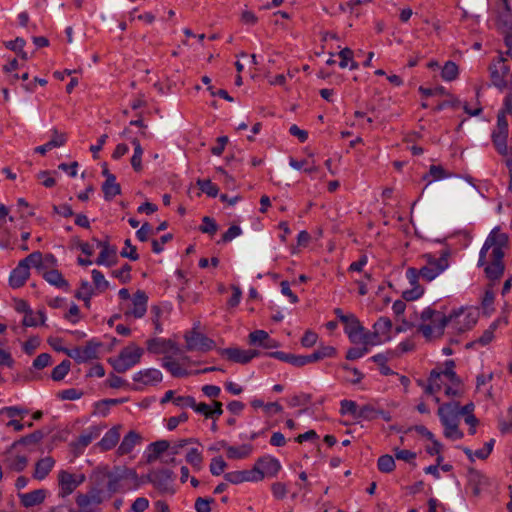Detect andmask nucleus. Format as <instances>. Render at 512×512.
<instances>
[{"mask_svg":"<svg viewBox=\"0 0 512 512\" xmlns=\"http://www.w3.org/2000/svg\"><path fill=\"white\" fill-rule=\"evenodd\" d=\"M508 247V236L495 227L487 236L479 253L478 266H484V272L490 280L502 277L505 270L503 258Z\"/></svg>","mask_w":512,"mask_h":512,"instance_id":"obj_1","label":"nucleus"},{"mask_svg":"<svg viewBox=\"0 0 512 512\" xmlns=\"http://www.w3.org/2000/svg\"><path fill=\"white\" fill-rule=\"evenodd\" d=\"M95 475L98 481L107 479L106 488L110 494L135 491L143 484L136 470L127 466L98 467Z\"/></svg>","mask_w":512,"mask_h":512,"instance_id":"obj_2","label":"nucleus"},{"mask_svg":"<svg viewBox=\"0 0 512 512\" xmlns=\"http://www.w3.org/2000/svg\"><path fill=\"white\" fill-rule=\"evenodd\" d=\"M418 331L423 334L426 339L441 337L444 329L448 324V318L442 312L425 308L419 317Z\"/></svg>","mask_w":512,"mask_h":512,"instance_id":"obj_3","label":"nucleus"},{"mask_svg":"<svg viewBox=\"0 0 512 512\" xmlns=\"http://www.w3.org/2000/svg\"><path fill=\"white\" fill-rule=\"evenodd\" d=\"M491 85L499 91L508 90L512 93V63L504 59L503 52H499L488 66Z\"/></svg>","mask_w":512,"mask_h":512,"instance_id":"obj_4","label":"nucleus"},{"mask_svg":"<svg viewBox=\"0 0 512 512\" xmlns=\"http://www.w3.org/2000/svg\"><path fill=\"white\" fill-rule=\"evenodd\" d=\"M460 404L458 402H449L442 404L438 408V416L444 426V436L450 440H460L464 434L459 430L460 422Z\"/></svg>","mask_w":512,"mask_h":512,"instance_id":"obj_5","label":"nucleus"},{"mask_svg":"<svg viewBox=\"0 0 512 512\" xmlns=\"http://www.w3.org/2000/svg\"><path fill=\"white\" fill-rule=\"evenodd\" d=\"M144 354V349L135 343H130L116 357L108 359L113 369L118 373H125L137 365Z\"/></svg>","mask_w":512,"mask_h":512,"instance_id":"obj_6","label":"nucleus"},{"mask_svg":"<svg viewBox=\"0 0 512 512\" xmlns=\"http://www.w3.org/2000/svg\"><path fill=\"white\" fill-rule=\"evenodd\" d=\"M479 311L477 308H460L447 316L448 324L458 332L470 330L478 321Z\"/></svg>","mask_w":512,"mask_h":512,"instance_id":"obj_7","label":"nucleus"},{"mask_svg":"<svg viewBox=\"0 0 512 512\" xmlns=\"http://www.w3.org/2000/svg\"><path fill=\"white\" fill-rule=\"evenodd\" d=\"M508 121L505 117V112H498L496 127L491 133L492 143L496 151L502 155H508Z\"/></svg>","mask_w":512,"mask_h":512,"instance_id":"obj_8","label":"nucleus"},{"mask_svg":"<svg viewBox=\"0 0 512 512\" xmlns=\"http://www.w3.org/2000/svg\"><path fill=\"white\" fill-rule=\"evenodd\" d=\"M143 483H151L161 493H174L173 472L168 469H160L149 472L144 478H141Z\"/></svg>","mask_w":512,"mask_h":512,"instance_id":"obj_9","label":"nucleus"},{"mask_svg":"<svg viewBox=\"0 0 512 512\" xmlns=\"http://www.w3.org/2000/svg\"><path fill=\"white\" fill-rule=\"evenodd\" d=\"M448 267V252L442 251L439 258L427 255V264L419 271L421 277L427 281L434 280Z\"/></svg>","mask_w":512,"mask_h":512,"instance_id":"obj_10","label":"nucleus"},{"mask_svg":"<svg viewBox=\"0 0 512 512\" xmlns=\"http://www.w3.org/2000/svg\"><path fill=\"white\" fill-rule=\"evenodd\" d=\"M85 475L82 473L74 474L66 470L58 473L59 495L66 497L72 494L78 486L85 481Z\"/></svg>","mask_w":512,"mask_h":512,"instance_id":"obj_11","label":"nucleus"},{"mask_svg":"<svg viewBox=\"0 0 512 512\" xmlns=\"http://www.w3.org/2000/svg\"><path fill=\"white\" fill-rule=\"evenodd\" d=\"M186 347L189 351H210L214 348L215 343L212 339L204 334L192 330L185 335Z\"/></svg>","mask_w":512,"mask_h":512,"instance_id":"obj_12","label":"nucleus"},{"mask_svg":"<svg viewBox=\"0 0 512 512\" xmlns=\"http://www.w3.org/2000/svg\"><path fill=\"white\" fill-rule=\"evenodd\" d=\"M281 469V465L279 461L273 457L266 456L259 458L255 463L254 467L251 471L258 472L260 474L259 481L263 480L265 476H275L279 470Z\"/></svg>","mask_w":512,"mask_h":512,"instance_id":"obj_13","label":"nucleus"},{"mask_svg":"<svg viewBox=\"0 0 512 512\" xmlns=\"http://www.w3.org/2000/svg\"><path fill=\"white\" fill-rule=\"evenodd\" d=\"M93 242L95 243L96 248L101 249L95 263L97 265L105 266L114 265L117 258V248L115 246H111L108 242H103L98 239H93Z\"/></svg>","mask_w":512,"mask_h":512,"instance_id":"obj_14","label":"nucleus"},{"mask_svg":"<svg viewBox=\"0 0 512 512\" xmlns=\"http://www.w3.org/2000/svg\"><path fill=\"white\" fill-rule=\"evenodd\" d=\"M421 276L419 271L415 268H408L406 271V277L411 285V289H407L403 292V298L407 301H413L422 296L424 289L419 285L418 279Z\"/></svg>","mask_w":512,"mask_h":512,"instance_id":"obj_15","label":"nucleus"},{"mask_svg":"<svg viewBox=\"0 0 512 512\" xmlns=\"http://www.w3.org/2000/svg\"><path fill=\"white\" fill-rule=\"evenodd\" d=\"M336 355V349L332 346H321L312 354L307 356H297L295 366L301 367L308 363L316 362L324 358H332Z\"/></svg>","mask_w":512,"mask_h":512,"instance_id":"obj_16","label":"nucleus"},{"mask_svg":"<svg viewBox=\"0 0 512 512\" xmlns=\"http://www.w3.org/2000/svg\"><path fill=\"white\" fill-rule=\"evenodd\" d=\"M497 27L505 34L512 32V10L508 4V0H501L498 6Z\"/></svg>","mask_w":512,"mask_h":512,"instance_id":"obj_17","label":"nucleus"},{"mask_svg":"<svg viewBox=\"0 0 512 512\" xmlns=\"http://www.w3.org/2000/svg\"><path fill=\"white\" fill-rule=\"evenodd\" d=\"M141 443L142 436L138 432L131 430L123 437L122 441L117 447L116 455L118 457L128 455L136 446L140 445Z\"/></svg>","mask_w":512,"mask_h":512,"instance_id":"obj_18","label":"nucleus"},{"mask_svg":"<svg viewBox=\"0 0 512 512\" xmlns=\"http://www.w3.org/2000/svg\"><path fill=\"white\" fill-rule=\"evenodd\" d=\"M147 350L153 354H167L169 352L178 353V348L171 340L162 338L149 339L146 342Z\"/></svg>","mask_w":512,"mask_h":512,"instance_id":"obj_19","label":"nucleus"},{"mask_svg":"<svg viewBox=\"0 0 512 512\" xmlns=\"http://www.w3.org/2000/svg\"><path fill=\"white\" fill-rule=\"evenodd\" d=\"M162 378V372L155 368L143 369L133 375L134 382L143 384L145 386L156 385L162 381Z\"/></svg>","mask_w":512,"mask_h":512,"instance_id":"obj_20","label":"nucleus"},{"mask_svg":"<svg viewBox=\"0 0 512 512\" xmlns=\"http://www.w3.org/2000/svg\"><path fill=\"white\" fill-rule=\"evenodd\" d=\"M230 361L246 364L259 355L256 350H243L240 348H226L222 352Z\"/></svg>","mask_w":512,"mask_h":512,"instance_id":"obj_21","label":"nucleus"},{"mask_svg":"<svg viewBox=\"0 0 512 512\" xmlns=\"http://www.w3.org/2000/svg\"><path fill=\"white\" fill-rule=\"evenodd\" d=\"M260 474L251 470L232 471L224 474V478L231 484H240L243 482H258Z\"/></svg>","mask_w":512,"mask_h":512,"instance_id":"obj_22","label":"nucleus"},{"mask_svg":"<svg viewBox=\"0 0 512 512\" xmlns=\"http://www.w3.org/2000/svg\"><path fill=\"white\" fill-rule=\"evenodd\" d=\"M15 448H12V445L6 452L4 463L5 465L16 472L23 471L28 464V458L25 455H20L14 453Z\"/></svg>","mask_w":512,"mask_h":512,"instance_id":"obj_23","label":"nucleus"},{"mask_svg":"<svg viewBox=\"0 0 512 512\" xmlns=\"http://www.w3.org/2000/svg\"><path fill=\"white\" fill-rule=\"evenodd\" d=\"M76 504L83 510L89 509L92 505L101 504L103 501L102 492L97 489H93L86 494H78L76 496Z\"/></svg>","mask_w":512,"mask_h":512,"instance_id":"obj_24","label":"nucleus"},{"mask_svg":"<svg viewBox=\"0 0 512 512\" xmlns=\"http://www.w3.org/2000/svg\"><path fill=\"white\" fill-rule=\"evenodd\" d=\"M120 426H114L109 429L102 439L97 443V447L101 451H109L116 447L120 440Z\"/></svg>","mask_w":512,"mask_h":512,"instance_id":"obj_25","label":"nucleus"},{"mask_svg":"<svg viewBox=\"0 0 512 512\" xmlns=\"http://www.w3.org/2000/svg\"><path fill=\"white\" fill-rule=\"evenodd\" d=\"M147 302L148 297L144 291L138 290L132 299L133 307L128 312L130 315L135 318H141L145 315L147 311Z\"/></svg>","mask_w":512,"mask_h":512,"instance_id":"obj_26","label":"nucleus"},{"mask_svg":"<svg viewBox=\"0 0 512 512\" xmlns=\"http://www.w3.org/2000/svg\"><path fill=\"white\" fill-rule=\"evenodd\" d=\"M54 466L55 460L52 457L46 456L44 458H41L35 464L33 478L39 481L44 480L52 471Z\"/></svg>","mask_w":512,"mask_h":512,"instance_id":"obj_27","label":"nucleus"},{"mask_svg":"<svg viewBox=\"0 0 512 512\" xmlns=\"http://www.w3.org/2000/svg\"><path fill=\"white\" fill-rule=\"evenodd\" d=\"M20 503L25 508H31L41 504L46 497V490L37 489L28 493L19 494Z\"/></svg>","mask_w":512,"mask_h":512,"instance_id":"obj_28","label":"nucleus"},{"mask_svg":"<svg viewBox=\"0 0 512 512\" xmlns=\"http://www.w3.org/2000/svg\"><path fill=\"white\" fill-rule=\"evenodd\" d=\"M30 276L28 266H25L21 261L17 267L11 272L9 283L13 288H19L24 285Z\"/></svg>","mask_w":512,"mask_h":512,"instance_id":"obj_29","label":"nucleus"},{"mask_svg":"<svg viewBox=\"0 0 512 512\" xmlns=\"http://www.w3.org/2000/svg\"><path fill=\"white\" fill-rule=\"evenodd\" d=\"M345 333L348 335L351 342L358 340V336L362 333L363 326L354 314H349V320L345 323Z\"/></svg>","mask_w":512,"mask_h":512,"instance_id":"obj_30","label":"nucleus"},{"mask_svg":"<svg viewBox=\"0 0 512 512\" xmlns=\"http://www.w3.org/2000/svg\"><path fill=\"white\" fill-rule=\"evenodd\" d=\"M468 484L474 495H479L482 488L487 484V478L476 470L468 472Z\"/></svg>","mask_w":512,"mask_h":512,"instance_id":"obj_31","label":"nucleus"},{"mask_svg":"<svg viewBox=\"0 0 512 512\" xmlns=\"http://www.w3.org/2000/svg\"><path fill=\"white\" fill-rule=\"evenodd\" d=\"M253 447L250 444H242L240 446L227 447V457L232 460H241L250 456Z\"/></svg>","mask_w":512,"mask_h":512,"instance_id":"obj_32","label":"nucleus"},{"mask_svg":"<svg viewBox=\"0 0 512 512\" xmlns=\"http://www.w3.org/2000/svg\"><path fill=\"white\" fill-rule=\"evenodd\" d=\"M66 143V136L63 133H58L56 130L53 133V137L50 141L44 145L35 148V151L40 154H45L53 148L61 147Z\"/></svg>","mask_w":512,"mask_h":512,"instance_id":"obj_33","label":"nucleus"},{"mask_svg":"<svg viewBox=\"0 0 512 512\" xmlns=\"http://www.w3.org/2000/svg\"><path fill=\"white\" fill-rule=\"evenodd\" d=\"M162 366L166 368L174 377H184L189 375V372L184 369L179 362L169 356L164 357Z\"/></svg>","mask_w":512,"mask_h":512,"instance_id":"obj_34","label":"nucleus"},{"mask_svg":"<svg viewBox=\"0 0 512 512\" xmlns=\"http://www.w3.org/2000/svg\"><path fill=\"white\" fill-rule=\"evenodd\" d=\"M100 433L101 429L99 427H90L78 437L76 441V447H87L94 439L99 437Z\"/></svg>","mask_w":512,"mask_h":512,"instance_id":"obj_35","label":"nucleus"},{"mask_svg":"<svg viewBox=\"0 0 512 512\" xmlns=\"http://www.w3.org/2000/svg\"><path fill=\"white\" fill-rule=\"evenodd\" d=\"M102 190L106 200H111L121 192L120 185L116 182L115 176H109V179L105 180Z\"/></svg>","mask_w":512,"mask_h":512,"instance_id":"obj_36","label":"nucleus"},{"mask_svg":"<svg viewBox=\"0 0 512 512\" xmlns=\"http://www.w3.org/2000/svg\"><path fill=\"white\" fill-rule=\"evenodd\" d=\"M149 449H150L151 453L148 455L147 461L149 463H151V462L155 461L160 456V454H162L163 452H165L167 450H170V444L166 440H160V441L151 443L149 445Z\"/></svg>","mask_w":512,"mask_h":512,"instance_id":"obj_37","label":"nucleus"},{"mask_svg":"<svg viewBox=\"0 0 512 512\" xmlns=\"http://www.w3.org/2000/svg\"><path fill=\"white\" fill-rule=\"evenodd\" d=\"M45 321L46 316L43 310H38L37 312L31 310L27 315H24L22 323L26 327H35L43 325Z\"/></svg>","mask_w":512,"mask_h":512,"instance_id":"obj_38","label":"nucleus"},{"mask_svg":"<svg viewBox=\"0 0 512 512\" xmlns=\"http://www.w3.org/2000/svg\"><path fill=\"white\" fill-rule=\"evenodd\" d=\"M448 177H451V173L446 171L441 165H431L428 174L423 179L428 180L430 184L433 181H439Z\"/></svg>","mask_w":512,"mask_h":512,"instance_id":"obj_39","label":"nucleus"},{"mask_svg":"<svg viewBox=\"0 0 512 512\" xmlns=\"http://www.w3.org/2000/svg\"><path fill=\"white\" fill-rule=\"evenodd\" d=\"M186 462L190 464L196 471H200L203 467V455L198 448H190L185 456Z\"/></svg>","mask_w":512,"mask_h":512,"instance_id":"obj_40","label":"nucleus"},{"mask_svg":"<svg viewBox=\"0 0 512 512\" xmlns=\"http://www.w3.org/2000/svg\"><path fill=\"white\" fill-rule=\"evenodd\" d=\"M43 277L48 283L58 288H66L68 286L67 281L58 270L46 271L43 273Z\"/></svg>","mask_w":512,"mask_h":512,"instance_id":"obj_41","label":"nucleus"},{"mask_svg":"<svg viewBox=\"0 0 512 512\" xmlns=\"http://www.w3.org/2000/svg\"><path fill=\"white\" fill-rule=\"evenodd\" d=\"M355 344H363L364 347L366 346H374L380 343V338L377 336L375 331L373 332L365 330L363 327L362 333L358 336V340L354 342Z\"/></svg>","mask_w":512,"mask_h":512,"instance_id":"obj_42","label":"nucleus"},{"mask_svg":"<svg viewBox=\"0 0 512 512\" xmlns=\"http://www.w3.org/2000/svg\"><path fill=\"white\" fill-rule=\"evenodd\" d=\"M93 294H94V289H93L92 285L87 280H83V281H81L80 288L75 293V297L83 300L85 302L86 306H89L90 299Z\"/></svg>","mask_w":512,"mask_h":512,"instance_id":"obj_43","label":"nucleus"},{"mask_svg":"<svg viewBox=\"0 0 512 512\" xmlns=\"http://www.w3.org/2000/svg\"><path fill=\"white\" fill-rule=\"evenodd\" d=\"M339 56L341 61L339 62V66L341 68H346L349 66L351 70L358 68V63L353 60V51L350 48H344L339 52Z\"/></svg>","mask_w":512,"mask_h":512,"instance_id":"obj_44","label":"nucleus"},{"mask_svg":"<svg viewBox=\"0 0 512 512\" xmlns=\"http://www.w3.org/2000/svg\"><path fill=\"white\" fill-rule=\"evenodd\" d=\"M392 328V322L387 317L379 318L373 325V330L380 338L381 336H387Z\"/></svg>","mask_w":512,"mask_h":512,"instance_id":"obj_45","label":"nucleus"},{"mask_svg":"<svg viewBox=\"0 0 512 512\" xmlns=\"http://www.w3.org/2000/svg\"><path fill=\"white\" fill-rule=\"evenodd\" d=\"M289 164L292 168L296 170H303L306 173H313L317 171V167L309 159L296 160L294 158H290Z\"/></svg>","mask_w":512,"mask_h":512,"instance_id":"obj_46","label":"nucleus"},{"mask_svg":"<svg viewBox=\"0 0 512 512\" xmlns=\"http://www.w3.org/2000/svg\"><path fill=\"white\" fill-rule=\"evenodd\" d=\"M132 144L134 145V153L131 158V165L135 171H140L142 169L143 149L137 139H133Z\"/></svg>","mask_w":512,"mask_h":512,"instance_id":"obj_47","label":"nucleus"},{"mask_svg":"<svg viewBox=\"0 0 512 512\" xmlns=\"http://www.w3.org/2000/svg\"><path fill=\"white\" fill-rule=\"evenodd\" d=\"M455 362L453 360H447L445 362V369L443 371H438L441 373V377L447 378L452 384L458 385L460 383L459 377L456 375L454 371Z\"/></svg>","mask_w":512,"mask_h":512,"instance_id":"obj_48","label":"nucleus"},{"mask_svg":"<svg viewBox=\"0 0 512 512\" xmlns=\"http://www.w3.org/2000/svg\"><path fill=\"white\" fill-rule=\"evenodd\" d=\"M378 469L383 473L392 472L395 468V460L391 455H382L377 462Z\"/></svg>","mask_w":512,"mask_h":512,"instance_id":"obj_49","label":"nucleus"},{"mask_svg":"<svg viewBox=\"0 0 512 512\" xmlns=\"http://www.w3.org/2000/svg\"><path fill=\"white\" fill-rule=\"evenodd\" d=\"M70 366H71L70 361H68V360L62 361L59 365H57L53 369L52 374H51L52 379L55 381L62 380L69 372Z\"/></svg>","mask_w":512,"mask_h":512,"instance_id":"obj_50","label":"nucleus"},{"mask_svg":"<svg viewBox=\"0 0 512 512\" xmlns=\"http://www.w3.org/2000/svg\"><path fill=\"white\" fill-rule=\"evenodd\" d=\"M440 379L441 373H439L437 370H432L428 378V384L424 386L425 393L428 395H433L438 392L437 380Z\"/></svg>","mask_w":512,"mask_h":512,"instance_id":"obj_51","label":"nucleus"},{"mask_svg":"<svg viewBox=\"0 0 512 512\" xmlns=\"http://www.w3.org/2000/svg\"><path fill=\"white\" fill-rule=\"evenodd\" d=\"M197 185L203 193L210 197H216L218 195L219 189L217 185L212 183L209 179L198 180Z\"/></svg>","mask_w":512,"mask_h":512,"instance_id":"obj_52","label":"nucleus"},{"mask_svg":"<svg viewBox=\"0 0 512 512\" xmlns=\"http://www.w3.org/2000/svg\"><path fill=\"white\" fill-rule=\"evenodd\" d=\"M99 344L89 342L84 347L81 348L82 350V357L83 361L86 362L88 360H92L97 358Z\"/></svg>","mask_w":512,"mask_h":512,"instance_id":"obj_53","label":"nucleus"},{"mask_svg":"<svg viewBox=\"0 0 512 512\" xmlns=\"http://www.w3.org/2000/svg\"><path fill=\"white\" fill-rule=\"evenodd\" d=\"M227 467V463L224 461V459L221 456L214 457L211 460V463L209 465V469L212 475L219 476L221 475L224 470Z\"/></svg>","mask_w":512,"mask_h":512,"instance_id":"obj_54","label":"nucleus"},{"mask_svg":"<svg viewBox=\"0 0 512 512\" xmlns=\"http://www.w3.org/2000/svg\"><path fill=\"white\" fill-rule=\"evenodd\" d=\"M457 75H458L457 65L452 61L446 62L442 69V72H441L442 78L444 80L451 81V80H454L457 77Z\"/></svg>","mask_w":512,"mask_h":512,"instance_id":"obj_55","label":"nucleus"},{"mask_svg":"<svg viewBox=\"0 0 512 512\" xmlns=\"http://www.w3.org/2000/svg\"><path fill=\"white\" fill-rule=\"evenodd\" d=\"M42 260H43L42 253L39 252V251H36V252H33V253L29 254L26 258L21 260V262L25 266H28V269L30 270L31 266H34L37 269H40L41 268V264H42Z\"/></svg>","mask_w":512,"mask_h":512,"instance_id":"obj_56","label":"nucleus"},{"mask_svg":"<svg viewBox=\"0 0 512 512\" xmlns=\"http://www.w3.org/2000/svg\"><path fill=\"white\" fill-rule=\"evenodd\" d=\"M92 279L95 287L100 291L103 292L109 287V282L105 279L102 272L99 270H92Z\"/></svg>","mask_w":512,"mask_h":512,"instance_id":"obj_57","label":"nucleus"},{"mask_svg":"<svg viewBox=\"0 0 512 512\" xmlns=\"http://www.w3.org/2000/svg\"><path fill=\"white\" fill-rule=\"evenodd\" d=\"M498 325L497 321H494L487 330L483 332V334L476 340L477 343L484 346L489 344L494 338V331L496 330Z\"/></svg>","mask_w":512,"mask_h":512,"instance_id":"obj_58","label":"nucleus"},{"mask_svg":"<svg viewBox=\"0 0 512 512\" xmlns=\"http://www.w3.org/2000/svg\"><path fill=\"white\" fill-rule=\"evenodd\" d=\"M43 438V433L41 431H35L30 435L22 437L20 440L15 441L12 444V448H16L19 444H29V443H38Z\"/></svg>","mask_w":512,"mask_h":512,"instance_id":"obj_59","label":"nucleus"},{"mask_svg":"<svg viewBox=\"0 0 512 512\" xmlns=\"http://www.w3.org/2000/svg\"><path fill=\"white\" fill-rule=\"evenodd\" d=\"M394 457L397 460H402L407 463H412L416 458V453L412 452L411 450H407V449L395 448L394 449Z\"/></svg>","mask_w":512,"mask_h":512,"instance_id":"obj_60","label":"nucleus"},{"mask_svg":"<svg viewBox=\"0 0 512 512\" xmlns=\"http://www.w3.org/2000/svg\"><path fill=\"white\" fill-rule=\"evenodd\" d=\"M130 271H131V266L128 264H125L120 269L114 270L112 272V275L114 277H116L117 279H119L121 283L125 284V283L130 282V280H131Z\"/></svg>","mask_w":512,"mask_h":512,"instance_id":"obj_61","label":"nucleus"},{"mask_svg":"<svg viewBox=\"0 0 512 512\" xmlns=\"http://www.w3.org/2000/svg\"><path fill=\"white\" fill-rule=\"evenodd\" d=\"M202 221L203 224L199 227L202 233L213 235L217 232L218 225L212 218L205 216Z\"/></svg>","mask_w":512,"mask_h":512,"instance_id":"obj_62","label":"nucleus"},{"mask_svg":"<svg viewBox=\"0 0 512 512\" xmlns=\"http://www.w3.org/2000/svg\"><path fill=\"white\" fill-rule=\"evenodd\" d=\"M120 255L125 258H129L132 261H136L139 258L136 252V247L131 244L130 239L125 240V247L122 249Z\"/></svg>","mask_w":512,"mask_h":512,"instance_id":"obj_63","label":"nucleus"},{"mask_svg":"<svg viewBox=\"0 0 512 512\" xmlns=\"http://www.w3.org/2000/svg\"><path fill=\"white\" fill-rule=\"evenodd\" d=\"M268 333L264 330H256L249 335V341L251 344L256 345H263L265 340L268 339Z\"/></svg>","mask_w":512,"mask_h":512,"instance_id":"obj_64","label":"nucleus"}]
</instances>
